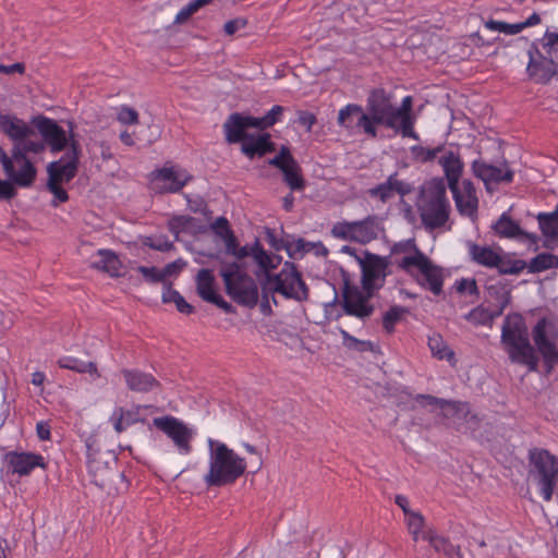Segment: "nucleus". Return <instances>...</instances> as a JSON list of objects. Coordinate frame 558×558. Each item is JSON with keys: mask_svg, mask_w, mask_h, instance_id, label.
Wrapping results in <instances>:
<instances>
[{"mask_svg": "<svg viewBox=\"0 0 558 558\" xmlns=\"http://www.w3.org/2000/svg\"><path fill=\"white\" fill-rule=\"evenodd\" d=\"M5 461L12 472L19 476L29 475L35 468H46L44 457L33 452L11 451L5 454Z\"/></svg>", "mask_w": 558, "mask_h": 558, "instance_id": "obj_19", "label": "nucleus"}, {"mask_svg": "<svg viewBox=\"0 0 558 558\" xmlns=\"http://www.w3.org/2000/svg\"><path fill=\"white\" fill-rule=\"evenodd\" d=\"M213 0H192L185 7H183L174 19V24H184L189 19L198 12L199 9L210 4Z\"/></svg>", "mask_w": 558, "mask_h": 558, "instance_id": "obj_51", "label": "nucleus"}, {"mask_svg": "<svg viewBox=\"0 0 558 558\" xmlns=\"http://www.w3.org/2000/svg\"><path fill=\"white\" fill-rule=\"evenodd\" d=\"M427 344L433 356L438 360L451 361L454 359V352L447 345L440 333L433 332L428 336Z\"/></svg>", "mask_w": 558, "mask_h": 558, "instance_id": "obj_44", "label": "nucleus"}, {"mask_svg": "<svg viewBox=\"0 0 558 558\" xmlns=\"http://www.w3.org/2000/svg\"><path fill=\"white\" fill-rule=\"evenodd\" d=\"M147 408L146 405H137L135 410H125L122 407H118L113 410L109 417V422L113 425L114 430L118 434L124 432L129 426L138 422L144 423L145 420L140 417V410Z\"/></svg>", "mask_w": 558, "mask_h": 558, "instance_id": "obj_33", "label": "nucleus"}, {"mask_svg": "<svg viewBox=\"0 0 558 558\" xmlns=\"http://www.w3.org/2000/svg\"><path fill=\"white\" fill-rule=\"evenodd\" d=\"M416 205L426 230L433 231L446 227L451 207L444 179L436 178L426 182L421 189Z\"/></svg>", "mask_w": 558, "mask_h": 558, "instance_id": "obj_2", "label": "nucleus"}, {"mask_svg": "<svg viewBox=\"0 0 558 558\" xmlns=\"http://www.w3.org/2000/svg\"><path fill=\"white\" fill-rule=\"evenodd\" d=\"M117 119L122 124H137L138 123V113L135 109L122 106L119 109Z\"/></svg>", "mask_w": 558, "mask_h": 558, "instance_id": "obj_59", "label": "nucleus"}, {"mask_svg": "<svg viewBox=\"0 0 558 558\" xmlns=\"http://www.w3.org/2000/svg\"><path fill=\"white\" fill-rule=\"evenodd\" d=\"M33 137L34 136L25 137V140L13 145L12 156H16V151H20L23 156H27L28 153H43L46 149L45 142H43V140H34Z\"/></svg>", "mask_w": 558, "mask_h": 558, "instance_id": "obj_48", "label": "nucleus"}, {"mask_svg": "<svg viewBox=\"0 0 558 558\" xmlns=\"http://www.w3.org/2000/svg\"><path fill=\"white\" fill-rule=\"evenodd\" d=\"M413 99L411 96H405L402 99L401 106L395 105L396 119L398 121L399 133L403 137H411L418 140L417 133L414 131L415 117L412 113Z\"/></svg>", "mask_w": 558, "mask_h": 558, "instance_id": "obj_28", "label": "nucleus"}, {"mask_svg": "<svg viewBox=\"0 0 558 558\" xmlns=\"http://www.w3.org/2000/svg\"><path fill=\"white\" fill-rule=\"evenodd\" d=\"M128 388L135 392H149L159 387V381L151 375L140 369L121 371Z\"/></svg>", "mask_w": 558, "mask_h": 558, "instance_id": "obj_30", "label": "nucleus"}, {"mask_svg": "<svg viewBox=\"0 0 558 558\" xmlns=\"http://www.w3.org/2000/svg\"><path fill=\"white\" fill-rule=\"evenodd\" d=\"M81 155L78 141L71 138L70 149L57 161L47 166L48 182L47 189L53 194L51 205L57 207L59 203L69 199L68 192L62 184L69 183L77 173Z\"/></svg>", "mask_w": 558, "mask_h": 558, "instance_id": "obj_5", "label": "nucleus"}, {"mask_svg": "<svg viewBox=\"0 0 558 558\" xmlns=\"http://www.w3.org/2000/svg\"><path fill=\"white\" fill-rule=\"evenodd\" d=\"M414 255L404 256L398 266L415 278L417 283L435 295L442 291L444 276L440 267L435 265L423 252L414 246Z\"/></svg>", "mask_w": 558, "mask_h": 558, "instance_id": "obj_7", "label": "nucleus"}, {"mask_svg": "<svg viewBox=\"0 0 558 558\" xmlns=\"http://www.w3.org/2000/svg\"><path fill=\"white\" fill-rule=\"evenodd\" d=\"M458 211L468 217H473L477 213L478 199L473 183L470 180H463L461 185L450 190Z\"/></svg>", "mask_w": 558, "mask_h": 558, "instance_id": "obj_21", "label": "nucleus"}, {"mask_svg": "<svg viewBox=\"0 0 558 558\" xmlns=\"http://www.w3.org/2000/svg\"><path fill=\"white\" fill-rule=\"evenodd\" d=\"M169 231L179 240L181 233L195 234L203 231V227L197 223V219L191 216H173L168 221Z\"/></svg>", "mask_w": 558, "mask_h": 558, "instance_id": "obj_36", "label": "nucleus"}, {"mask_svg": "<svg viewBox=\"0 0 558 558\" xmlns=\"http://www.w3.org/2000/svg\"><path fill=\"white\" fill-rule=\"evenodd\" d=\"M337 122L341 128L350 132L361 130L372 138L369 120L360 105L349 104L341 108L338 113Z\"/></svg>", "mask_w": 558, "mask_h": 558, "instance_id": "obj_17", "label": "nucleus"}, {"mask_svg": "<svg viewBox=\"0 0 558 558\" xmlns=\"http://www.w3.org/2000/svg\"><path fill=\"white\" fill-rule=\"evenodd\" d=\"M529 477L532 478L545 501H550L558 483V457L546 449L529 450Z\"/></svg>", "mask_w": 558, "mask_h": 558, "instance_id": "obj_6", "label": "nucleus"}, {"mask_svg": "<svg viewBox=\"0 0 558 558\" xmlns=\"http://www.w3.org/2000/svg\"><path fill=\"white\" fill-rule=\"evenodd\" d=\"M137 271L149 282L157 283L165 280V274L157 267L140 266Z\"/></svg>", "mask_w": 558, "mask_h": 558, "instance_id": "obj_60", "label": "nucleus"}, {"mask_svg": "<svg viewBox=\"0 0 558 558\" xmlns=\"http://www.w3.org/2000/svg\"><path fill=\"white\" fill-rule=\"evenodd\" d=\"M331 234L336 239L356 242L354 221L336 222L331 228Z\"/></svg>", "mask_w": 558, "mask_h": 558, "instance_id": "obj_52", "label": "nucleus"}, {"mask_svg": "<svg viewBox=\"0 0 558 558\" xmlns=\"http://www.w3.org/2000/svg\"><path fill=\"white\" fill-rule=\"evenodd\" d=\"M501 341L507 347L508 355L513 363L525 365L530 372L537 371L538 356L529 340L526 328L520 316L506 317L501 329Z\"/></svg>", "mask_w": 558, "mask_h": 558, "instance_id": "obj_4", "label": "nucleus"}, {"mask_svg": "<svg viewBox=\"0 0 558 558\" xmlns=\"http://www.w3.org/2000/svg\"><path fill=\"white\" fill-rule=\"evenodd\" d=\"M444 149V145H438L434 148L416 145L411 147V153L414 159L425 163L433 161L439 154H442Z\"/></svg>", "mask_w": 558, "mask_h": 558, "instance_id": "obj_53", "label": "nucleus"}, {"mask_svg": "<svg viewBox=\"0 0 558 558\" xmlns=\"http://www.w3.org/2000/svg\"><path fill=\"white\" fill-rule=\"evenodd\" d=\"M153 425L172 440L180 454L186 456L192 452L191 442L195 436V430L184 422L174 416L166 415L155 417Z\"/></svg>", "mask_w": 558, "mask_h": 558, "instance_id": "obj_9", "label": "nucleus"}, {"mask_svg": "<svg viewBox=\"0 0 558 558\" xmlns=\"http://www.w3.org/2000/svg\"><path fill=\"white\" fill-rule=\"evenodd\" d=\"M493 229L501 238H527L532 242L536 241L535 235L524 232L506 213L494 223Z\"/></svg>", "mask_w": 558, "mask_h": 558, "instance_id": "obj_35", "label": "nucleus"}, {"mask_svg": "<svg viewBox=\"0 0 558 558\" xmlns=\"http://www.w3.org/2000/svg\"><path fill=\"white\" fill-rule=\"evenodd\" d=\"M209 257L220 262L222 266L220 269V276L223 279L226 290L231 289V283L233 280L238 279V277L240 278L247 275L239 260L225 263L222 259H220L219 254H211Z\"/></svg>", "mask_w": 558, "mask_h": 558, "instance_id": "obj_39", "label": "nucleus"}, {"mask_svg": "<svg viewBox=\"0 0 558 558\" xmlns=\"http://www.w3.org/2000/svg\"><path fill=\"white\" fill-rule=\"evenodd\" d=\"M276 293L298 302L308 300L310 289L294 264L287 262L278 274L265 275L262 281L260 310L263 314L269 315L271 313L270 300L275 305L278 304L275 298Z\"/></svg>", "mask_w": 558, "mask_h": 558, "instance_id": "obj_1", "label": "nucleus"}, {"mask_svg": "<svg viewBox=\"0 0 558 558\" xmlns=\"http://www.w3.org/2000/svg\"><path fill=\"white\" fill-rule=\"evenodd\" d=\"M466 245L470 259L473 263L486 268H495L501 248H494L488 245H480L473 242H468Z\"/></svg>", "mask_w": 558, "mask_h": 558, "instance_id": "obj_32", "label": "nucleus"}, {"mask_svg": "<svg viewBox=\"0 0 558 558\" xmlns=\"http://www.w3.org/2000/svg\"><path fill=\"white\" fill-rule=\"evenodd\" d=\"M144 244L159 252H168L173 248V243L166 235L148 236L144 240Z\"/></svg>", "mask_w": 558, "mask_h": 558, "instance_id": "obj_58", "label": "nucleus"}, {"mask_svg": "<svg viewBox=\"0 0 558 558\" xmlns=\"http://www.w3.org/2000/svg\"><path fill=\"white\" fill-rule=\"evenodd\" d=\"M58 365L61 368L74 371L80 374L88 373L89 375L99 378L97 366L94 362H84L73 356H63L58 360Z\"/></svg>", "mask_w": 558, "mask_h": 558, "instance_id": "obj_42", "label": "nucleus"}, {"mask_svg": "<svg viewBox=\"0 0 558 558\" xmlns=\"http://www.w3.org/2000/svg\"><path fill=\"white\" fill-rule=\"evenodd\" d=\"M0 131L13 142V145L25 137L35 136L34 128L16 116L7 113H0Z\"/></svg>", "mask_w": 558, "mask_h": 558, "instance_id": "obj_24", "label": "nucleus"}, {"mask_svg": "<svg viewBox=\"0 0 558 558\" xmlns=\"http://www.w3.org/2000/svg\"><path fill=\"white\" fill-rule=\"evenodd\" d=\"M269 165L281 170L284 182L292 191H302L305 187L301 167L287 146H281L279 154L269 160Z\"/></svg>", "mask_w": 558, "mask_h": 558, "instance_id": "obj_16", "label": "nucleus"}, {"mask_svg": "<svg viewBox=\"0 0 558 558\" xmlns=\"http://www.w3.org/2000/svg\"><path fill=\"white\" fill-rule=\"evenodd\" d=\"M542 45L546 53L558 60V32L546 31L542 38Z\"/></svg>", "mask_w": 558, "mask_h": 558, "instance_id": "obj_57", "label": "nucleus"}, {"mask_svg": "<svg viewBox=\"0 0 558 558\" xmlns=\"http://www.w3.org/2000/svg\"><path fill=\"white\" fill-rule=\"evenodd\" d=\"M526 262L514 258L513 254L505 253L502 250H500L498 262L495 266L500 275H519L526 269Z\"/></svg>", "mask_w": 558, "mask_h": 558, "instance_id": "obj_38", "label": "nucleus"}, {"mask_svg": "<svg viewBox=\"0 0 558 558\" xmlns=\"http://www.w3.org/2000/svg\"><path fill=\"white\" fill-rule=\"evenodd\" d=\"M209 471L205 475L208 486H225L234 483L246 470L244 458L218 440L208 439Z\"/></svg>", "mask_w": 558, "mask_h": 558, "instance_id": "obj_3", "label": "nucleus"}, {"mask_svg": "<svg viewBox=\"0 0 558 558\" xmlns=\"http://www.w3.org/2000/svg\"><path fill=\"white\" fill-rule=\"evenodd\" d=\"M14 163L11 167L10 173H5L8 178L14 184L21 187H29L35 182L37 175V169L34 163L23 156L20 151H16V156H13Z\"/></svg>", "mask_w": 558, "mask_h": 558, "instance_id": "obj_22", "label": "nucleus"}, {"mask_svg": "<svg viewBox=\"0 0 558 558\" xmlns=\"http://www.w3.org/2000/svg\"><path fill=\"white\" fill-rule=\"evenodd\" d=\"M438 163L441 166L446 180L448 182V187L450 190H454V186L459 185V181L463 173L464 165L460 158L458 151L452 149H447L445 147L442 154L438 159Z\"/></svg>", "mask_w": 558, "mask_h": 558, "instance_id": "obj_26", "label": "nucleus"}, {"mask_svg": "<svg viewBox=\"0 0 558 558\" xmlns=\"http://www.w3.org/2000/svg\"><path fill=\"white\" fill-rule=\"evenodd\" d=\"M32 124L41 135L45 147L49 146L52 153L62 151L66 146L70 147L71 138L75 140L72 133L68 136L54 120L47 117H35L32 119Z\"/></svg>", "mask_w": 558, "mask_h": 558, "instance_id": "obj_14", "label": "nucleus"}, {"mask_svg": "<svg viewBox=\"0 0 558 558\" xmlns=\"http://www.w3.org/2000/svg\"><path fill=\"white\" fill-rule=\"evenodd\" d=\"M415 401L421 405H435L440 409L450 408L453 413L459 412H469V404L460 401H450L446 399H440L430 395H417L415 397Z\"/></svg>", "mask_w": 558, "mask_h": 558, "instance_id": "obj_41", "label": "nucleus"}, {"mask_svg": "<svg viewBox=\"0 0 558 558\" xmlns=\"http://www.w3.org/2000/svg\"><path fill=\"white\" fill-rule=\"evenodd\" d=\"M548 324L549 320L547 318H541L532 329V338L537 352L544 360L546 372L551 373L558 365V335L547 332Z\"/></svg>", "mask_w": 558, "mask_h": 558, "instance_id": "obj_11", "label": "nucleus"}, {"mask_svg": "<svg viewBox=\"0 0 558 558\" xmlns=\"http://www.w3.org/2000/svg\"><path fill=\"white\" fill-rule=\"evenodd\" d=\"M488 294L496 299L499 303V308L505 310L510 301V291L502 283L489 284L487 287Z\"/></svg>", "mask_w": 558, "mask_h": 558, "instance_id": "obj_56", "label": "nucleus"}, {"mask_svg": "<svg viewBox=\"0 0 558 558\" xmlns=\"http://www.w3.org/2000/svg\"><path fill=\"white\" fill-rule=\"evenodd\" d=\"M275 150V144L270 141V135L265 133L257 137L248 136L242 143V153L248 158L264 156L267 153Z\"/></svg>", "mask_w": 558, "mask_h": 558, "instance_id": "obj_34", "label": "nucleus"}, {"mask_svg": "<svg viewBox=\"0 0 558 558\" xmlns=\"http://www.w3.org/2000/svg\"><path fill=\"white\" fill-rule=\"evenodd\" d=\"M472 170L474 175L483 180L486 184H498L501 182L510 183L513 180V171L507 166L497 167L481 160H474L472 163Z\"/></svg>", "mask_w": 558, "mask_h": 558, "instance_id": "obj_25", "label": "nucleus"}, {"mask_svg": "<svg viewBox=\"0 0 558 558\" xmlns=\"http://www.w3.org/2000/svg\"><path fill=\"white\" fill-rule=\"evenodd\" d=\"M529 63L526 73L536 84H547L551 78L558 75V60L549 54L544 56L535 43H533L527 51Z\"/></svg>", "mask_w": 558, "mask_h": 558, "instance_id": "obj_12", "label": "nucleus"}, {"mask_svg": "<svg viewBox=\"0 0 558 558\" xmlns=\"http://www.w3.org/2000/svg\"><path fill=\"white\" fill-rule=\"evenodd\" d=\"M362 269V284L367 292L380 289L388 275L389 262L386 257L364 252V258H357Z\"/></svg>", "mask_w": 558, "mask_h": 558, "instance_id": "obj_10", "label": "nucleus"}, {"mask_svg": "<svg viewBox=\"0 0 558 558\" xmlns=\"http://www.w3.org/2000/svg\"><path fill=\"white\" fill-rule=\"evenodd\" d=\"M373 292H367L359 287L345 284L342 292V308L349 316H354L361 320L369 318L375 307L371 303Z\"/></svg>", "mask_w": 558, "mask_h": 558, "instance_id": "obj_13", "label": "nucleus"}, {"mask_svg": "<svg viewBox=\"0 0 558 558\" xmlns=\"http://www.w3.org/2000/svg\"><path fill=\"white\" fill-rule=\"evenodd\" d=\"M89 266L111 277L121 276L122 263L119 256L111 250H98L90 256Z\"/></svg>", "mask_w": 558, "mask_h": 558, "instance_id": "obj_29", "label": "nucleus"}, {"mask_svg": "<svg viewBox=\"0 0 558 558\" xmlns=\"http://www.w3.org/2000/svg\"><path fill=\"white\" fill-rule=\"evenodd\" d=\"M257 121L254 117L243 116L241 113H232L223 123L226 141L230 144L245 141L248 135L245 133L247 129H256Z\"/></svg>", "mask_w": 558, "mask_h": 558, "instance_id": "obj_20", "label": "nucleus"}, {"mask_svg": "<svg viewBox=\"0 0 558 558\" xmlns=\"http://www.w3.org/2000/svg\"><path fill=\"white\" fill-rule=\"evenodd\" d=\"M226 292L233 301L245 306L253 307L258 302L257 284L248 275L233 280L231 289Z\"/></svg>", "mask_w": 558, "mask_h": 558, "instance_id": "obj_18", "label": "nucleus"}, {"mask_svg": "<svg viewBox=\"0 0 558 558\" xmlns=\"http://www.w3.org/2000/svg\"><path fill=\"white\" fill-rule=\"evenodd\" d=\"M409 310L403 306H391L384 315H383V328L388 333H392L395 331V326L398 324L403 315L408 314Z\"/></svg>", "mask_w": 558, "mask_h": 558, "instance_id": "obj_50", "label": "nucleus"}, {"mask_svg": "<svg viewBox=\"0 0 558 558\" xmlns=\"http://www.w3.org/2000/svg\"><path fill=\"white\" fill-rule=\"evenodd\" d=\"M364 112L371 123L372 138L378 136L377 126H385L399 133L393 96L385 88H374L368 93Z\"/></svg>", "mask_w": 558, "mask_h": 558, "instance_id": "obj_8", "label": "nucleus"}, {"mask_svg": "<svg viewBox=\"0 0 558 558\" xmlns=\"http://www.w3.org/2000/svg\"><path fill=\"white\" fill-rule=\"evenodd\" d=\"M284 108L282 106L276 105L274 106L264 117L256 118L257 124L256 129L264 130L272 126L277 123L283 113Z\"/></svg>", "mask_w": 558, "mask_h": 558, "instance_id": "obj_55", "label": "nucleus"}, {"mask_svg": "<svg viewBox=\"0 0 558 558\" xmlns=\"http://www.w3.org/2000/svg\"><path fill=\"white\" fill-rule=\"evenodd\" d=\"M311 250V243L305 242L303 239H298L293 244L287 246L289 255L296 258V255H303V253Z\"/></svg>", "mask_w": 558, "mask_h": 558, "instance_id": "obj_64", "label": "nucleus"}, {"mask_svg": "<svg viewBox=\"0 0 558 558\" xmlns=\"http://www.w3.org/2000/svg\"><path fill=\"white\" fill-rule=\"evenodd\" d=\"M151 189L156 193H177L192 179L180 167H163L151 173Z\"/></svg>", "mask_w": 558, "mask_h": 558, "instance_id": "obj_15", "label": "nucleus"}, {"mask_svg": "<svg viewBox=\"0 0 558 558\" xmlns=\"http://www.w3.org/2000/svg\"><path fill=\"white\" fill-rule=\"evenodd\" d=\"M340 335L342 336V344L349 350H353L356 352H367L374 351L375 345L372 341L368 340H360L353 336H351L345 329H339Z\"/></svg>", "mask_w": 558, "mask_h": 558, "instance_id": "obj_49", "label": "nucleus"}, {"mask_svg": "<svg viewBox=\"0 0 558 558\" xmlns=\"http://www.w3.org/2000/svg\"><path fill=\"white\" fill-rule=\"evenodd\" d=\"M484 26L493 32L504 33L506 35H515L522 32V26L519 23L509 24L506 22L488 20L484 22Z\"/></svg>", "mask_w": 558, "mask_h": 558, "instance_id": "obj_54", "label": "nucleus"}, {"mask_svg": "<svg viewBox=\"0 0 558 558\" xmlns=\"http://www.w3.org/2000/svg\"><path fill=\"white\" fill-rule=\"evenodd\" d=\"M526 268L533 274L558 268V257L550 253H541L531 259Z\"/></svg>", "mask_w": 558, "mask_h": 558, "instance_id": "obj_46", "label": "nucleus"}, {"mask_svg": "<svg viewBox=\"0 0 558 558\" xmlns=\"http://www.w3.org/2000/svg\"><path fill=\"white\" fill-rule=\"evenodd\" d=\"M254 260L265 275L270 274L269 270L277 268L281 263V257L276 254L267 253L263 246L256 247Z\"/></svg>", "mask_w": 558, "mask_h": 558, "instance_id": "obj_47", "label": "nucleus"}, {"mask_svg": "<svg viewBox=\"0 0 558 558\" xmlns=\"http://www.w3.org/2000/svg\"><path fill=\"white\" fill-rule=\"evenodd\" d=\"M260 246L262 245L258 240H256L252 246L239 245L238 248L235 250V253H233L232 256L239 262H241L242 259H244L245 257H248V256H252L254 258L256 247H260Z\"/></svg>", "mask_w": 558, "mask_h": 558, "instance_id": "obj_63", "label": "nucleus"}, {"mask_svg": "<svg viewBox=\"0 0 558 558\" xmlns=\"http://www.w3.org/2000/svg\"><path fill=\"white\" fill-rule=\"evenodd\" d=\"M410 192L411 186L408 183L399 180L398 174L393 173L390 174L385 182L369 189L368 195L372 198L379 199L381 203H387L397 194L400 196H404Z\"/></svg>", "mask_w": 558, "mask_h": 558, "instance_id": "obj_23", "label": "nucleus"}, {"mask_svg": "<svg viewBox=\"0 0 558 558\" xmlns=\"http://www.w3.org/2000/svg\"><path fill=\"white\" fill-rule=\"evenodd\" d=\"M215 284L216 279L213 270L207 268L198 270L196 275V291L201 299L208 303L214 300L217 294Z\"/></svg>", "mask_w": 558, "mask_h": 558, "instance_id": "obj_37", "label": "nucleus"}, {"mask_svg": "<svg viewBox=\"0 0 558 558\" xmlns=\"http://www.w3.org/2000/svg\"><path fill=\"white\" fill-rule=\"evenodd\" d=\"M537 220L543 234L546 238L558 240V204L553 213H541Z\"/></svg>", "mask_w": 558, "mask_h": 558, "instance_id": "obj_45", "label": "nucleus"}, {"mask_svg": "<svg viewBox=\"0 0 558 558\" xmlns=\"http://www.w3.org/2000/svg\"><path fill=\"white\" fill-rule=\"evenodd\" d=\"M502 314V308L492 312L488 308L480 305L464 315V319L474 326H490L494 319Z\"/></svg>", "mask_w": 558, "mask_h": 558, "instance_id": "obj_43", "label": "nucleus"}, {"mask_svg": "<svg viewBox=\"0 0 558 558\" xmlns=\"http://www.w3.org/2000/svg\"><path fill=\"white\" fill-rule=\"evenodd\" d=\"M213 232L219 236L221 240H223L227 234L233 233V231L230 228L229 221L225 217L217 218L210 226Z\"/></svg>", "mask_w": 558, "mask_h": 558, "instance_id": "obj_61", "label": "nucleus"}, {"mask_svg": "<svg viewBox=\"0 0 558 558\" xmlns=\"http://www.w3.org/2000/svg\"><path fill=\"white\" fill-rule=\"evenodd\" d=\"M422 538L427 541L437 553H442L447 557H453L460 555V548L456 547L450 541L444 536L438 535L433 530H427L423 533Z\"/></svg>", "mask_w": 558, "mask_h": 558, "instance_id": "obj_40", "label": "nucleus"}, {"mask_svg": "<svg viewBox=\"0 0 558 558\" xmlns=\"http://www.w3.org/2000/svg\"><path fill=\"white\" fill-rule=\"evenodd\" d=\"M405 522L409 532H416L423 531L425 519L422 513L414 511L413 513H410L408 517H405Z\"/></svg>", "mask_w": 558, "mask_h": 558, "instance_id": "obj_62", "label": "nucleus"}, {"mask_svg": "<svg viewBox=\"0 0 558 558\" xmlns=\"http://www.w3.org/2000/svg\"><path fill=\"white\" fill-rule=\"evenodd\" d=\"M356 243L367 244L376 240L381 232L384 227L381 219L376 215H369L363 220L354 221Z\"/></svg>", "mask_w": 558, "mask_h": 558, "instance_id": "obj_31", "label": "nucleus"}, {"mask_svg": "<svg viewBox=\"0 0 558 558\" xmlns=\"http://www.w3.org/2000/svg\"><path fill=\"white\" fill-rule=\"evenodd\" d=\"M88 447V469L89 472L94 474L96 477L95 482L104 486L105 485V474L109 473L112 465L117 464L116 456L108 452H93L89 445Z\"/></svg>", "mask_w": 558, "mask_h": 558, "instance_id": "obj_27", "label": "nucleus"}]
</instances>
